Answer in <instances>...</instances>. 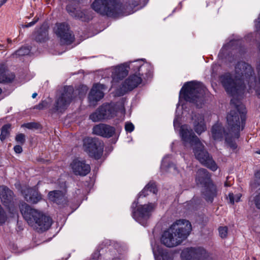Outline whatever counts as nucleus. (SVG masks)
<instances>
[{
  "instance_id": "obj_1",
  "label": "nucleus",
  "mask_w": 260,
  "mask_h": 260,
  "mask_svg": "<svg viewBox=\"0 0 260 260\" xmlns=\"http://www.w3.org/2000/svg\"><path fill=\"white\" fill-rule=\"evenodd\" d=\"M180 135L185 146L186 147L188 144L192 147L196 157L201 164L212 171L217 169L215 161L205 150L204 146L188 125L184 124L180 127Z\"/></svg>"
},
{
  "instance_id": "obj_2",
  "label": "nucleus",
  "mask_w": 260,
  "mask_h": 260,
  "mask_svg": "<svg viewBox=\"0 0 260 260\" xmlns=\"http://www.w3.org/2000/svg\"><path fill=\"white\" fill-rule=\"evenodd\" d=\"M191 229V224L189 221L177 220L164 232L161 237V242L167 247L176 246L187 238Z\"/></svg>"
},
{
  "instance_id": "obj_3",
  "label": "nucleus",
  "mask_w": 260,
  "mask_h": 260,
  "mask_svg": "<svg viewBox=\"0 0 260 260\" xmlns=\"http://www.w3.org/2000/svg\"><path fill=\"white\" fill-rule=\"evenodd\" d=\"M20 210L28 224L38 232L47 230L52 224L50 217L40 211L31 208L25 203L22 204Z\"/></svg>"
},
{
  "instance_id": "obj_4",
  "label": "nucleus",
  "mask_w": 260,
  "mask_h": 260,
  "mask_svg": "<svg viewBox=\"0 0 260 260\" xmlns=\"http://www.w3.org/2000/svg\"><path fill=\"white\" fill-rule=\"evenodd\" d=\"M235 101L234 99L231 101V104L234 106V109L228 113L226 120L229 134L235 138H238L240 131L243 130L244 127L246 111L243 105L236 104Z\"/></svg>"
},
{
  "instance_id": "obj_5",
  "label": "nucleus",
  "mask_w": 260,
  "mask_h": 260,
  "mask_svg": "<svg viewBox=\"0 0 260 260\" xmlns=\"http://www.w3.org/2000/svg\"><path fill=\"white\" fill-rule=\"evenodd\" d=\"M205 89V87L200 82H188L181 88L180 96L183 98L186 101L195 103L198 107L200 108L203 104Z\"/></svg>"
},
{
  "instance_id": "obj_6",
  "label": "nucleus",
  "mask_w": 260,
  "mask_h": 260,
  "mask_svg": "<svg viewBox=\"0 0 260 260\" xmlns=\"http://www.w3.org/2000/svg\"><path fill=\"white\" fill-rule=\"evenodd\" d=\"M91 7L96 12L109 17L125 15L124 8L115 0H94Z\"/></svg>"
},
{
  "instance_id": "obj_7",
  "label": "nucleus",
  "mask_w": 260,
  "mask_h": 260,
  "mask_svg": "<svg viewBox=\"0 0 260 260\" xmlns=\"http://www.w3.org/2000/svg\"><path fill=\"white\" fill-rule=\"evenodd\" d=\"M198 184L204 185L203 192L205 200L212 203L214 198L217 196V189L215 185L210 180V175L205 169L198 170L196 178Z\"/></svg>"
},
{
  "instance_id": "obj_8",
  "label": "nucleus",
  "mask_w": 260,
  "mask_h": 260,
  "mask_svg": "<svg viewBox=\"0 0 260 260\" xmlns=\"http://www.w3.org/2000/svg\"><path fill=\"white\" fill-rule=\"evenodd\" d=\"M74 92L73 86L64 87L55 102L54 108L55 112L62 113L67 109L74 98Z\"/></svg>"
},
{
  "instance_id": "obj_9",
  "label": "nucleus",
  "mask_w": 260,
  "mask_h": 260,
  "mask_svg": "<svg viewBox=\"0 0 260 260\" xmlns=\"http://www.w3.org/2000/svg\"><path fill=\"white\" fill-rule=\"evenodd\" d=\"M83 148L92 157L100 159L103 155L104 145L96 138L87 137L83 139Z\"/></svg>"
},
{
  "instance_id": "obj_10",
  "label": "nucleus",
  "mask_w": 260,
  "mask_h": 260,
  "mask_svg": "<svg viewBox=\"0 0 260 260\" xmlns=\"http://www.w3.org/2000/svg\"><path fill=\"white\" fill-rule=\"evenodd\" d=\"M182 260H212L210 255L202 248H187L181 254Z\"/></svg>"
},
{
  "instance_id": "obj_11",
  "label": "nucleus",
  "mask_w": 260,
  "mask_h": 260,
  "mask_svg": "<svg viewBox=\"0 0 260 260\" xmlns=\"http://www.w3.org/2000/svg\"><path fill=\"white\" fill-rule=\"evenodd\" d=\"M155 207V205L153 203L141 205L138 207L136 211H133V216L141 224L146 226L147 220L151 216Z\"/></svg>"
},
{
  "instance_id": "obj_12",
  "label": "nucleus",
  "mask_w": 260,
  "mask_h": 260,
  "mask_svg": "<svg viewBox=\"0 0 260 260\" xmlns=\"http://www.w3.org/2000/svg\"><path fill=\"white\" fill-rule=\"evenodd\" d=\"M0 200L2 204L9 209L10 212L13 214L16 213L14 194L12 190L5 185L0 186Z\"/></svg>"
},
{
  "instance_id": "obj_13",
  "label": "nucleus",
  "mask_w": 260,
  "mask_h": 260,
  "mask_svg": "<svg viewBox=\"0 0 260 260\" xmlns=\"http://www.w3.org/2000/svg\"><path fill=\"white\" fill-rule=\"evenodd\" d=\"M54 31L63 44H70L74 40V37L70 30L68 25L65 23L56 24Z\"/></svg>"
},
{
  "instance_id": "obj_14",
  "label": "nucleus",
  "mask_w": 260,
  "mask_h": 260,
  "mask_svg": "<svg viewBox=\"0 0 260 260\" xmlns=\"http://www.w3.org/2000/svg\"><path fill=\"white\" fill-rule=\"evenodd\" d=\"M70 166L73 172L76 175L86 176L91 170L89 165L86 164L85 160L79 159L73 160Z\"/></svg>"
},
{
  "instance_id": "obj_15",
  "label": "nucleus",
  "mask_w": 260,
  "mask_h": 260,
  "mask_svg": "<svg viewBox=\"0 0 260 260\" xmlns=\"http://www.w3.org/2000/svg\"><path fill=\"white\" fill-rule=\"evenodd\" d=\"M105 89L106 86L104 84L98 83L93 86L88 95L89 102L91 105H94L104 97V90Z\"/></svg>"
},
{
  "instance_id": "obj_16",
  "label": "nucleus",
  "mask_w": 260,
  "mask_h": 260,
  "mask_svg": "<svg viewBox=\"0 0 260 260\" xmlns=\"http://www.w3.org/2000/svg\"><path fill=\"white\" fill-rule=\"evenodd\" d=\"M93 134L105 138H110L115 133L114 127L106 124L101 123L95 125L92 128Z\"/></svg>"
},
{
  "instance_id": "obj_17",
  "label": "nucleus",
  "mask_w": 260,
  "mask_h": 260,
  "mask_svg": "<svg viewBox=\"0 0 260 260\" xmlns=\"http://www.w3.org/2000/svg\"><path fill=\"white\" fill-rule=\"evenodd\" d=\"M130 67L127 63H124L111 69V77L113 82H117L127 76L128 73V69Z\"/></svg>"
},
{
  "instance_id": "obj_18",
  "label": "nucleus",
  "mask_w": 260,
  "mask_h": 260,
  "mask_svg": "<svg viewBox=\"0 0 260 260\" xmlns=\"http://www.w3.org/2000/svg\"><path fill=\"white\" fill-rule=\"evenodd\" d=\"M139 74H133L126 79L122 85L123 94L128 91H130L137 87L142 81V76Z\"/></svg>"
},
{
  "instance_id": "obj_19",
  "label": "nucleus",
  "mask_w": 260,
  "mask_h": 260,
  "mask_svg": "<svg viewBox=\"0 0 260 260\" xmlns=\"http://www.w3.org/2000/svg\"><path fill=\"white\" fill-rule=\"evenodd\" d=\"M22 192L25 200L31 203L36 204L42 199L41 194L36 188H26Z\"/></svg>"
},
{
  "instance_id": "obj_20",
  "label": "nucleus",
  "mask_w": 260,
  "mask_h": 260,
  "mask_svg": "<svg viewBox=\"0 0 260 260\" xmlns=\"http://www.w3.org/2000/svg\"><path fill=\"white\" fill-rule=\"evenodd\" d=\"M193 126L195 132L201 135L206 129V125L205 123L204 116L201 114L194 115L192 117Z\"/></svg>"
},
{
  "instance_id": "obj_21",
  "label": "nucleus",
  "mask_w": 260,
  "mask_h": 260,
  "mask_svg": "<svg viewBox=\"0 0 260 260\" xmlns=\"http://www.w3.org/2000/svg\"><path fill=\"white\" fill-rule=\"evenodd\" d=\"M48 199L50 201L56 203L58 205H64L67 203L65 193L61 191H50L48 193Z\"/></svg>"
},
{
  "instance_id": "obj_22",
  "label": "nucleus",
  "mask_w": 260,
  "mask_h": 260,
  "mask_svg": "<svg viewBox=\"0 0 260 260\" xmlns=\"http://www.w3.org/2000/svg\"><path fill=\"white\" fill-rule=\"evenodd\" d=\"M153 253L155 260H172V256L168 252L163 250L158 246L153 247Z\"/></svg>"
},
{
  "instance_id": "obj_23",
  "label": "nucleus",
  "mask_w": 260,
  "mask_h": 260,
  "mask_svg": "<svg viewBox=\"0 0 260 260\" xmlns=\"http://www.w3.org/2000/svg\"><path fill=\"white\" fill-rule=\"evenodd\" d=\"M67 10L71 16L81 19L82 21H86L88 19L87 15L85 12L77 10L76 8L72 7V5H68L67 6Z\"/></svg>"
},
{
  "instance_id": "obj_24",
  "label": "nucleus",
  "mask_w": 260,
  "mask_h": 260,
  "mask_svg": "<svg viewBox=\"0 0 260 260\" xmlns=\"http://www.w3.org/2000/svg\"><path fill=\"white\" fill-rule=\"evenodd\" d=\"M101 109L103 114L108 116V117L105 118V119L112 118L116 115V110L114 104H103L101 106Z\"/></svg>"
},
{
  "instance_id": "obj_25",
  "label": "nucleus",
  "mask_w": 260,
  "mask_h": 260,
  "mask_svg": "<svg viewBox=\"0 0 260 260\" xmlns=\"http://www.w3.org/2000/svg\"><path fill=\"white\" fill-rule=\"evenodd\" d=\"M211 133L214 140H221L225 131L220 124L216 123L212 126Z\"/></svg>"
},
{
  "instance_id": "obj_26",
  "label": "nucleus",
  "mask_w": 260,
  "mask_h": 260,
  "mask_svg": "<svg viewBox=\"0 0 260 260\" xmlns=\"http://www.w3.org/2000/svg\"><path fill=\"white\" fill-rule=\"evenodd\" d=\"M48 37V29L45 26H42L37 30L34 34L35 40L38 42H44Z\"/></svg>"
},
{
  "instance_id": "obj_27",
  "label": "nucleus",
  "mask_w": 260,
  "mask_h": 260,
  "mask_svg": "<svg viewBox=\"0 0 260 260\" xmlns=\"http://www.w3.org/2000/svg\"><path fill=\"white\" fill-rule=\"evenodd\" d=\"M131 67L134 68V71L137 70L139 75H143V74H145L143 72L144 70L150 67L149 64L147 63H142V61L139 60L131 62Z\"/></svg>"
},
{
  "instance_id": "obj_28",
  "label": "nucleus",
  "mask_w": 260,
  "mask_h": 260,
  "mask_svg": "<svg viewBox=\"0 0 260 260\" xmlns=\"http://www.w3.org/2000/svg\"><path fill=\"white\" fill-rule=\"evenodd\" d=\"M141 0H131L129 1V4L128 5L124 7V10L125 11V15H128L133 13L135 12L136 10H134V9L139 6L140 4Z\"/></svg>"
},
{
  "instance_id": "obj_29",
  "label": "nucleus",
  "mask_w": 260,
  "mask_h": 260,
  "mask_svg": "<svg viewBox=\"0 0 260 260\" xmlns=\"http://www.w3.org/2000/svg\"><path fill=\"white\" fill-rule=\"evenodd\" d=\"M157 191L155 184L154 183H149L141 192L139 198L141 196L145 197L146 195H148V191L152 192L153 194H155L157 192Z\"/></svg>"
},
{
  "instance_id": "obj_30",
  "label": "nucleus",
  "mask_w": 260,
  "mask_h": 260,
  "mask_svg": "<svg viewBox=\"0 0 260 260\" xmlns=\"http://www.w3.org/2000/svg\"><path fill=\"white\" fill-rule=\"evenodd\" d=\"M107 117H108V116L106 114L104 115L102 114L101 107L89 116L90 119L93 122H96L105 119V118Z\"/></svg>"
},
{
  "instance_id": "obj_31",
  "label": "nucleus",
  "mask_w": 260,
  "mask_h": 260,
  "mask_svg": "<svg viewBox=\"0 0 260 260\" xmlns=\"http://www.w3.org/2000/svg\"><path fill=\"white\" fill-rule=\"evenodd\" d=\"M2 72V74H0V76L3 77L4 80V81H0V82H11L14 79L15 75L12 73L7 71L5 66L3 67V70Z\"/></svg>"
},
{
  "instance_id": "obj_32",
  "label": "nucleus",
  "mask_w": 260,
  "mask_h": 260,
  "mask_svg": "<svg viewBox=\"0 0 260 260\" xmlns=\"http://www.w3.org/2000/svg\"><path fill=\"white\" fill-rule=\"evenodd\" d=\"M10 128L11 125L10 124H5L2 127L1 134L0 135V139L1 141H4L9 136Z\"/></svg>"
},
{
  "instance_id": "obj_33",
  "label": "nucleus",
  "mask_w": 260,
  "mask_h": 260,
  "mask_svg": "<svg viewBox=\"0 0 260 260\" xmlns=\"http://www.w3.org/2000/svg\"><path fill=\"white\" fill-rule=\"evenodd\" d=\"M260 185V170L257 171L254 175V179L250 182V186L254 189Z\"/></svg>"
},
{
  "instance_id": "obj_34",
  "label": "nucleus",
  "mask_w": 260,
  "mask_h": 260,
  "mask_svg": "<svg viewBox=\"0 0 260 260\" xmlns=\"http://www.w3.org/2000/svg\"><path fill=\"white\" fill-rule=\"evenodd\" d=\"M169 156H165L162 160V163H161V169L162 170V171H164V170H166L167 169V168L168 169H170V170L172 169H173L174 170H176V167L173 164H170L168 165V166H167V159L169 158Z\"/></svg>"
},
{
  "instance_id": "obj_35",
  "label": "nucleus",
  "mask_w": 260,
  "mask_h": 260,
  "mask_svg": "<svg viewBox=\"0 0 260 260\" xmlns=\"http://www.w3.org/2000/svg\"><path fill=\"white\" fill-rule=\"evenodd\" d=\"M242 195L241 193H238L235 196L234 195L233 193H230L229 194V198L230 201V203L232 204L234 203L235 202H238L240 201Z\"/></svg>"
},
{
  "instance_id": "obj_36",
  "label": "nucleus",
  "mask_w": 260,
  "mask_h": 260,
  "mask_svg": "<svg viewBox=\"0 0 260 260\" xmlns=\"http://www.w3.org/2000/svg\"><path fill=\"white\" fill-rule=\"evenodd\" d=\"M228 228L226 226H220L218 228V232L220 237L224 238L228 235Z\"/></svg>"
},
{
  "instance_id": "obj_37",
  "label": "nucleus",
  "mask_w": 260,
  "mask_h": 260,
  "mask_svg": "<svg viewBox=\"0 0 260 260\" xmlns=\"http://www.w3.org/2000/svg\"><path fill=\"white\" fill-rule=\"evenodd\" d=\"M29 53V50L27 47H22L16 52V55L18 56H23L28 54Z\"/></svg>"
},
{
  "instance_id": "obj_38",
  "label": "nucleus",
  "mask_w": 260,
  "mask_h": 260,
  "mask_svg": "<svg viewBox=\"0 0 260 260\" xmlns=\"http://www.w3.org/2000/svg\"><path fill=\"white\" fill-rule=\"evenodd\" d=\"M15 140L17 142L23 144L25 140V135L23 134H19L16 136Z\"/></svg>"
},
{
  "instance_id": "obj_39",
  "label": "nucleus",
  "mask_w": 260,
  "mask_h": 260,
  "mask_svg": "<svg viewBox=\"0 0 260 260\" xmlns=\"http://www.w3.org/2000/svg\"><path fill=\"white\" fill-rule=\"evenodd\" d=\"M253 201L256 207L260 209V192L254 197Z\"/></svg>"
},
{
  "instance_id": "obj_40",
  "label": "nucleus",
  "mask_w": 260,
  "mask_h": 260,
  "mask_svg": "<svg viewBox=\"0 0 260 260\" xmlns=\"http://www.w3.org/2000/svg\"><path fill=\"white\" fill-rule=\"evenodd\" d=\"M225 142H226L229 146L230 147L233 149H235L237 148V145L235 142H234L230 139H229L228 136H226L225 137Z\"/></svg>"
},
{
  "instance_id": "obj_41",
  "label": "nucleus",
  "mask_w": 260,
  "mask_h": 260,
  "mask_svg": "<svg viewBox=\"0 0 260 260\" xmlns=\"http://www.w3.org/2000/svg\"><path fill=\"white\" fill-rule=\"evenodd\" d=\"M125 129L127 132H132L134 129V124L131 122H126L125 124Z\"/></svg>"
},
{
  "instance_id": "obj_42",
  "label": "nucleus",
  "mask_w": 260,
  "mask_h": 260,
  "mask_svg": "<svg viewBox=\"0 0 260 260\" xmlns=\"http://www.w3.org/2000/svg\"><path fill=\"white\" fill-rule=\"evenodd\" d=\"M81 91H79V94L80 95V96H82V95H85L87 90H88V88L86 86H82V87H81Z\"/></svg>"
},
{
  "instance_id": "obj_43",
  "label": "nucleus",
  "mask_w": 260,
  "mask_h": 260,
  "mask_svg": "<svg viewBox=\"0 0 260 260\" xmlns=\"http://www.w3.org/2000/svg\"><path fill=\"white\" fill-rule=\"evenodd\" d=\"M14 150L16 153H20L22 151V148L20 145H16L14 147Z\"/></svg>"
},
{
  "instance_id": "obj_44",
  "label": "nucleus",
  "mask_w": 260,
  "mask_h": 260,
  "mask_svg": "<svg viewBox=\"0 0 260 260\" xmlns=\"http://www.w3.org/2000/svg\"><path fill=\"white\" fill-rule=\"evenodd\" d=\"M47 105V103L46 101H43L37 106V108L39 109H42L46 107Z\"/></svg>"
},
{
  "instance_id": "obj_45",
  "label": "nucleus",
  "mask_w": 260,
  "mask_h": 260,
  "mask_svg": "<svg viewBox=\"0 0 260 260\" xmlns=\"http://www.w3.org/2000/svg\"><path fill=\"white\" fill-rule=\"evenodd\" d=\"M24 126L28 128H35L37 126V124L36 123H28L24 125Z\"/></svg>"
},
{
  "instance_id": "obj_46",
  "label": "nucleus",
  "mask_w": 260,
  "mask_h": 260,
  "mask_svg": "<svg viewBox=\"0 0 260 260\" xmlns=\"http://www.w3.org/2000/svg\"><path fill=\"white\" fill-rule=\"evenodd\" d=\"M38 20V19H36L35 20H33L32 21L27 23V24H25L24 25H23V27H29L32 25H34Z\"/></svg>"
},
{
  "instance_id": "obj_47",
  "label": "nucleus",
  "mask_w": 260,
  "mask_h": 260,
  "mask_svg": "<svg viewBox=\"0 0 260 260\" xmlns=\"http://www.w3.org/2000/svg\"><path fill=\"white\" fill-rule=\"evenodd\" d=\"M4 64L2 63H0V74H2V70H3V67ZM4 78L2 76H0V81H4Z\"/></svg>"
},
{
  "instance_id": "obj_48",
  "label": "nucleus",
  "mask_w": 260,
  "mask_h": 260,
  "mask_svg": "<svg viewBox=\"0 0 260 260\" xmlns=\"http://www.w3.org/2000/svg\"><path fill=\"white\" fill-rule=\"evenodd\" d=\"M231 185V184L230 183H229L228 182V181H226L225 183H224V186H230Z\"/></svg>"
},
{
  "instance_id": "obj_49",
  "label": "nucleus",
  "mask_w": 260,
  "mask_h": 260,
  "mask_svg": "<svg viewBox=\"0 0 260 260\" xmlns=\"http://www.w3.org/2000/svg\"><path fill=\"white\" fill-rule=\"evenodd\" d=\"M138 203H136V202H134L132 205V208L136 207L137 206Z\"/></svg>"
},
{
  "instance_id": "obj_50",
  "label": "nucleus",
  "mask_w": 260,
  "mask_h": 260,
  "mask_svg": "<svg viewBox=\"0 0 260 260\" xmlns=\"http://www.w3.org/2000/svg\"><path fill=\"white\" fill-rule=\"evenodd\" d=\"M174 126L175 128L176 129V126H177V123H176V120L175 119L174 121Z\"/></svg>"
},
{
  "instance_id": "obj_51",
  "label": "nucleus",
  "mask_w": 260,
  "mask_h": 260,
  "mask_svg": "<svg viewBox=\"0 0 260 260\" xmlns=\"http://www.w3.org/2000/svg\"><path fill=\"white\" fill-rule=\"evenodd\" d=\"M37 95V93H34L32 94V98H35Z\"/></svg>"
},
{
  "instance_id": "obj_52",
  "label": "nucleus",
  "mask_w": 260,
  "mask_h": 260,
  "mask_svg": "<svg viewBox=\"0 0 260 260\" xmlns=\"http://www.w3.org/2000/svg\"><path fill=\"white\" fill-rule=\"evenodd\" d=\"M7 1V0H3V1L2 2V5L5 3Z\"/></svg>"
},
{
  "instance_id": "obj_53",
  "label": "nucleus",
  "mask_w": 260,
  "mask_h": 260,
  "mask_svg": "<svg viewBox=\"0 0 260 260\" xmlns=\"http://www.w3.org/2000/svg\"><path fill=\"white\" fill-rule=\"evenodd\" d=\"M256 153L260 154V150L257 151Z\"/></svg>"
},
{
  "instance_id": "obj_54",
  "label": "nucleus",
  "mask_w": 260,
  "mask_h": 260,
  "mask_svg": "<svg viewBox=\"0 0 260 260\" xmlns=\"http://www.w3.org/2000/svg\"><path fill=\"white\" fill-rule=\"evenodd\" d=\"M8 42L9 43H10V42H11V40H10L9 39H8Z\"/></svg>"
},
{
  "instance_id": "obj_55",
  "label": "nucleus",
  "mask_w": 260,
  "mask_h": 260,
  "mask_svg": "<svg viewBox=\"0 0 260 260\" xmlns=\"http://www.w3.org/2000/svg\"><path fill=\"white\" fill-rule=\"evenodd\" d=\"M2 90L1 88H0V94L2 93Z\"/></svg>"
},
{
  "instance_id": "obj_56",
  "label": "nucleus",
  "mask_w": 260,
  "mask_h": 260,
  "mask_svg": "<svg viewBox=\"0 0 260 260\" xmlns=\"http://www.w3.org/2000/svg\"><path fill=\"white\" fill-rule=\"evenodd\" d=\"M0 260H3L2 258H0Z\"/></svg>"
}]
</instances>
